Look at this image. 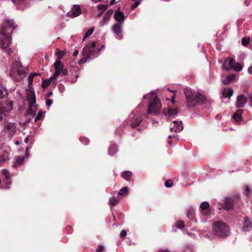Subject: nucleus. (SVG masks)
<instances>
[{
  "label": "nucleus",
  "mask_w": 252,
  "mask_h": 252,
  "mask_svg": "<svg viewBox=\"0 0 252 252\" xmlns=\"http://www.w3.org/2000/svg\"><path fill=\"white\" fill-rule=\"evenodd\" d=\"M232 69L238 71L242 70V67L239 63H235Z\"/></svg>",
  "instance_id": "obj_39"
},
{
  "label": "nucleus",
  "mask_w": 252,
  "mask_h": 252,
  "mask_svg": "<svg viewBox=\"0 0 252 252\" xmlns=\"http://www.w3.org/2000/svg\"><path fill=\"white\" fill-rule=\"evenodd\" d=\"M90 58H88L87 56H84L83 58H82L81 59H80L78 63L79 64H81L82 63H84L87 62V61Z\"/></svg>",
  "instance_id": "obj_48"
},
{
  "label": "nucleus",
  "mask_w": 252,
  "mask_h": 252,
  "mask_svg": "<svg viewBox=\"0 0 252 252\" xmlns=\"http://www.w3.org/2000/svg\"><path fill=\"white\" fill-rule=\"evenodd\" d=\"M164 185L167 188L171 187L173 186V182L172 180H168L165 182Z\"/></svg>",
  "instance_id": "obj_46"
},
{
  "label": "nucleus",
  "mask_w": 252,
  "mask_h": 252,
  "mask_svg": "<svg viewBox=\"0 0 252 252\" xmlns=\"http://www.w3.org/2000/svg\"><path fill=\"white\" fill-rule=\"evenodd\" d=\"M115 0H111L110 2V4L111 5H112L114 4L115 3Z\"/></svg>",
  "instance_id": "obj_64"
},
{
  "label": "nucleus",
  "mask_w": 252,
  "mask_h": 252,
  "mask_svg": "<svg viewBox=\"0 0 252 252\" xmlns=\"http://www.w3.org/2000/svg\"><path fill=\"white\" fill-rule=\"evenodd\" d=\"M54 64L55 69H62L64 66L63 63L60 60H56Z\"/></svg>",
  "instance_id": "obj_31"
},
{
  "label": "nucleus",
  "mask_w": 252,
  "mask_h": 252,
  "mask_svg": "<svg viewBox=\"0 0 252 252\" xmlns=\"http://www.w3.org/2000/svg\"><path fill=\"white\" fill-rule=\"evenodd\" d=\"M27 97L29 101V104H35L36 103L35 94L33 91L28 90L27 92Z\"/></svg>",
  "instance_id": "obj_14"
},
{
  "label": "nucleus",
  "mask_w": 252,
  "mask_h": 252,
  "mask_svg": "<svg viewBox=\"0 0 252 252\" xmlns=\"http://www.w3.org/2000/svg\"><path fill=\"white\" fill-rule=\"evenodd\" d=\"M174 126L173 127H171V130L172 131H174L175 132H179L181 131L183 129V126L182 125V122L181 121L178 122L176 121H173Z\"/></svg>",
  "instance_id": "obj_13"
},
{
  "label": "nucleus",
  "mask_w": 252,
  "mask_h": 252,
  "mask_svg": "<svg viewBox=\"0 0 252 252\" xmlns=\"http://www.w3.org/2000/svg\"><path fill=\"white\" fill-rule=\"evenodd\" d=\"M113 13V11L112 9L108 10L104 14V17L100 22V25L101 26H103L105 24L107 23L108 21L109 20L111 16H112Z\"/></svg>",
  "instance_id": "obj_19"
},
{
  "label": "nucleus",
  "mask_w": 252,
  "mask_h": 252,
  "mask_svg": "<svg viewBox=\"0 0 252 252\" xmlns=\"http://www.w3.org/2000/svg\"><path fill=\"white\" fill-rule=\"evenodd\" d=\"M235 63V60L233 58H230L229 60V63L228 64L229 65V68L230 69H232V67L233 66L234 64Z\"/></svg>",
  "instance_id": "obj_50"
},
{
  "label": "nucleus",
  "mask_w": 252,
  "mask_h": 252,
  "mask_svg": "<svg viewBox=\"0 0 252 252\" xmlns=\"http://www.w3.org/2000/svg\"><path fill=\"white\" fill-rule=\"evenodd\" d=\"M15 28L12 20H6L2 25L0 32V48L5 49L9 46L11 40V33Z\"/></svg>",
  "instance_id": "obj_1"
},
{
  "label": "nucleus",
  "mask_w": 252,
  "mask_h": 252,
  "mask_svg": "<svg viewBox=\"0 0 252 252\" xmlns=\"http://www.w3.org/2000/svg\"><path fill=\"white\" fill-rule=\"evenodd\" d=\"M180 110V108H164L163 110V113L165 115H168L170 117H175L178 114Z\"/></svg>",
  "instance_id": "obj_10"
},
{
  "label": "nucleus",
  "mask_w": 252,
  "mask_h": 252,
  "mask_svg": "<svg viewBox=\"0 0 252 252\" xmlns=\"http://www.w3.org/2000/svg\"><path fill=\"white\" fill-rule=\"evenodd\" d=\"M5 51L6 52V53H7V54L9 56H11V55L12 54V53L13 52L12 50L10 48L5 50Z\"/></svg>",
  "instance_id": "obj_58"
},
{
  "label": "nucleus",
  "mask_w": 252,
  "mask_h": 252,
  "mask_svg": "<svg viewBox=\"0 0 252 252\" xmlns=\"http://www.w3.org/2000/svg\"><path fill=\"white\" fill-rule=\"evenodd\" d=\"M213 234L220 238H225L229 235V227L221 221H216L213 226Z\"/></svg>",
  "instance_id": "obj_2"
},
{
  "label": "nucleus",
  "mask_w": 252,
  "mask_h": 252,
  "mask_svg": "<svg viewBox=\"0 0 252 252\" xmlns=\"http://www.w3.org/2000/svg\"><path fill=\"white\" fill-rule=\"evenodd\" d=\"M97 8L98 10H102V12H104L107 8V4H100L97 6Z\"/></svg>",
  "instance_id": "obj_44"
},
{
  "label": "nucleus",
  "mask_w": 252,
  "mask_h": 252,
  "mask_svg": "<svg viewBox=\"0 0 252 252\" xmlns=\"http://www.w3.org/2000/svg\"><path fill=\"white\" fill-rule=\"evenodd\" d=\"M247 102V98L243 94L239 95L237 98V102L236 107L237 108H242L244 106Z\"/></svg>",
  "instance_id": "obj_9"
},
{
  "label": "nucleus",
  "mask_w": 252,
  "mask_h": 252,
  "mask_svg": "<svg viewBox=\"0 0 252 252\" xmlns=\"http://www.w3.org/2000/svg\"><path fill=\"white\" fill-rule=\"evenodd\" d=\"M114 18L115 19L119 22V23H121V22L123 21L125 19V16L122 11L119 10V9H117L114 14Z\"/></svg>",
  "instance_id": "obj_20"
},
{
  "label": "nucleus",
  "mask_w": 252,
  "mask_h": 252,
  "mask_svg": "<svg viewBox=\"0 0 252 252\" xmlns=\"http://www.w3.org/2000/svg\"><path fill=\"white\" fill-rule=\"evenodd\" d=\"M34 107V104L32 105V104H29V107L28 108V111L30 114L32 115V117H34L35 114V110Z\"/></svg>",
  "instance_id": "obj_33"
},
{
  "label": "nucleus",
  "mask_w": 252,
  "mask_h": 252,
  "mask_svg": "<svg viewBox=\"0 0 252 252\" xmlns=\"http://www.w3.org/2000/svg\"><path fill=\"white\" fill-rule=\"evenodd\" d=\"M175 226L178 228H183L185 227L184 222L182 220H178L176 222Z\"/></svg>",
  "instance_id": "obj_38"
},
{
  "label": "nucleus",
  "mask_w": 252,
  "mask_h": 252,
  "mask_svg": "<svg viewBox=\"0 0 252 252\" xmlns=\"http://www.w3.org/2000/svg\"><path fill=\"white\" fill-rule=\"evenodd\" d=\"M122 26L121 23L115 24L113 26V32L118 35L122 32Z\"/></svg>",
  "instance_id": "obj_21"
},
{
  "label": "nucleus",
  "mask_w": 252,
  "mask_h": 252,
  "mask_svg": "<svg viewBox=\"0 0 252 252\" xmlns=\"http://www.w3.org/2000/svg\"><path fill=\"white\" fill-rule=\"evenodd\" d=\"M140 0L136 1L135 2H134V3H133L131 5V8L132 9H135L136 7H137L138 6V5L140 4Z\"/></svg>",
  "instance_id": "obj_51"
},
{
  "label": "nucleus",
  "mask_w": 252,
  "mask_h": 252,
  "mask_svg": "<svg viewBox=\"0 0 252 252\" xmlns=\"http://www.w3.org/2000/svg\"><path fill=\"white\" fill-rule=\"evenodd\" d=\"M118 151V147L116 144H112L109 148L108 153L111 156L114 155Z\"/></svg>",
  "instance_id": "obj_24"
},
{
  "label": "nucleus",
  "mask_w": 252,
  "mask_h": 252,
  "mask_svg": "<svg viewBox=\"0 0 252 252\" xmlns=\"http://www.w3.org/2000/svg\"><path fill=\"white\" fill-rule=\"evenodd\" d=\"M65 52L61 51L60 49H57L56 51V55L58 57V59L57 60H61L63 57L64 56L65 54Z\"/></svg>",
  "instance_id": "obj_35"
},
{
  "label": "nucleus",
  "mask_w": 252,
  "mask_h": 252,
  "mask_svg": "<svg viewBox=\"0 0 252 252\" xmlns=\"http://www.w3.org/2000/svg\"><path fill=\"white\" fill-rule=\"evenodd\" d=\"M78 51L77 50H75L73 53V56L74 57L77 56L78 54Z\"/></svg>",
  "instance_id": "obj_60"
},
{
  "label": "nucleus",
  "mask_w": 252,
  "mask_h": 252,
  "mask_svg": "<svg viewBox=\"0 0 252 252\" xmlns=\"http://www.w3.org/2000/svg\"><path fill=\"white\" fill-rule=\"evenodd\" d=\"M13 103L12 101L0 103V122L3 120V116L8 115L13 109Z\"/></svg>",
  "instance_id": "obj_5"
},
{
  "label": "nucleus",
  "mask_w": 252,
  "mask_h": 252,
  "mask_svg": "<svg viewBox=\"0 0 252 252\" xmlns=\"http://www.w3.org/2000/svg\"><path fill=\"white\" fill-rule=\"evenodd\" d=\"M242 44L244 46H247L250 42V38L247 37H244L242 39Z\"/></svg>",
  "instance_id": "obj_41"
},
{
  "label": "nucleus",
  "mask_w": 252,
  "mask_h": 252,
  "mask_svg": "<svg viewBox=\"0 0 252 252\" xmlns=\"http://www.w3.org/2000/svg\"><path fill=\"white\" fill-rule=\"evenodd\" d=\"M27 97L29 101V104H35L36 103L35 94L33 91L28 90L27 92Z\"/></svg>",
  "instance_id": "obj_15"
},
{
  "label": "nucleus",
  "mask_w": 252,
  "mask_h": 252,
  "mask_svg": "<svg viewBox=\"0 0 252 252\" xmlns=\"http://www.w3.org/2000/svg\"><path fill=\"white\" fill-rule=\"evenodd\" d=\"M184 92L187 102V106L189 107L195 106L194 99L196 94L195 92L189 89L185 88L184 89Z\"/></svg>",
  "instance_id": "obj_6"
},
{
  "label": "nucleus",
  "mask_w": 252,
  "mask_h": 252,
  "mask_svg": "<svg viewBox=\"0 0 252 252\" xmlns=\"http://www.w3.org/2000/svg\"><path fill=\"white\" fill-rule=\"evenodd\" d=\"M235 78V75L232 74L228 76L226 78L222 81V83L224 85H228L231 83Z\"/></svg>",
  "instance_id": "obj_28"
},
{
  "label": "nucleus",
  "mask_w": 252,
  "mask_h": 252,
  "mask_svg": "<svg viewBox=\"0 0 252 252\" xmlns=\"http://www.w3.org/2000/svg\"><path fill=\"white\" fill-rule=\"evenodd\" d=\"M233 200L231 198H226L222 208L227 211H230L233 209Z\"/></svg>",
  "instance_id": "obj_11"
},
{
  "label": "nucleus",
  "mask_w": 252,
  "mask_h": 252,
  "mask_svg": "<svg viewBox=\"0 0 252 252\" xmlns=\"http://www.w3.org/2000/svg\"><path fill=\"white\" fill-rule=\"evenodd\" d=\"M12 1L17 5H20L23 3H25L27 0H11Z\"/></svg>",
  "instance_id": "obj_45"
},
{
  "label": "nucleus",
  "mask_w": 252,
  "mask_h": 252,
  "mask_svg": "<svg viewBox=\"0 0 252 252\" xmlns=\"http://www.w3.org/2000/svg\"><path fill=\"white\" fill-rule=\"evenodd\" d=\"M7 96V90L2 84H0V99H3Z\"/></svg>",
  "instance_id": "obj_22"
},
{
  "label": "nucleus",
  "mask_w": 252,
  "mask_h": 252,
  "mask_svg": "<svg viewBox=\"0 0 252 252\" xmlns=\"http://www.w3.org/2000/svg\"><path fill=\"white\" fill-rule=\"evenodd\" d=\"M60 72H57L56 71L55 72L53 76L51 77L52 80L56 79L58 76H59L60 75Z\"/></svg>",
  "instance_id": "obj_53"
},
{
  "label": "nucleus",
  "mask_w": 252,
  "mask_h": 252,
  "mask_svg": "<svg viewBox=\"0 0 252 252\" xmlns=\"http://www.w3.org/2000/svg\"><path fill=\"white\" fill-rule=\"evenodd\" d=\"M248 71L250 74H252V66L249 67Z\"/></svg>",
  "instance_id": "obj_62"
},
{
  "label": "nucleus",
  "mask_w": 252,
  "mask_h": 252,
  "mask_svg": "<svg viewBox=\"0 0 252 252\" xmlns=\"http://www.w3.org/2000/svg\"><path fill=\"white\" fill-rule=\"evenodd\" d=\"M233 94V89L229 88L228 89H224L222 93V94L226 97H230Z\"/></svg>",
  "instance_id": "obj_27"
},
{
  "label": "nucleus",
  "mask_w": 252,
  "mask_h": 252,
  "mask_svg": "<svg viewBox=\"0 0 252 252\" xmlns=\"http://www.w3.org/2000/svg\"><path fill=\"white\" fill-rule=\"evenodd\" d=\"M127 235V232L126 230H123L120 233V237L122 239H125Z\"/></svg>",
  "instance_id": "obj_49"
},
{
  "label": "nucleus",
  "mask_w": 252,
  "mask_h": 252,
  "mask_svg": "<svg viewBox=\"0 0 252 252\" xmlns=\"http://www.w3.org/2000/svg\"><path fill=\"white\" fill-rule=\"evenodd\" d=\"M53 94V93L52 92H49V93H48L46 95V96L47 97H50Z\"/></svg>",
  "instance_id": "obj_61"
},
{
  "label": "nucleus",
  "mask_w": 252,
  "mask_h": 252,
  "mask_svg": "<svg viewBox=\"0 0 252 252\" xmlns=\"http://www.w3.org/2000/svg\"><path fill=\"white\" fill-rule=\"evenodd\" d=\"M128 188L127 187L123 188L120 192H118V195H124L127 192Z\"/></svg>",
  "instance_id": "obj_40"
},
{
  "label": "nucleus",
  "mask_w": 252,
  "mask_h": 252,
  "mask_svg": "<svg viewBox=\"0 0 252 252\" xmlns=\"http://www.w3.org/2000/svg\"><path fill=\"white\" fill-rule=\"evenodd\" d=\"M252 229V224L250 220L248 217H245L242 227V230L244 231H249Z\"/></svg>",
  "instance_id": "obj_16"
},
{
  "label": "nucleus",
  "mask_w": 252,
  "mask_h": 252,
  "mask_svg": "<svg viewBox=\"0 0 252 252\" xmlns=\"http://www.w3.org/2000/svg\"><path fill=\"white\" fill-rule=\"evenodd\" d=\"M94 31V28H91L90 29L88 30L86 32V33L85 34V36H84V37L83 38V40L84 41L85 39V38H86L88 36H90L93 33Z\"/></svg>",
  "instance_id": "obj_37"
},
{
  "label": "nucleus",
  "mask_w": 252,
  "mask_h": 252,
  "mask_svg": "<svg viewBox=\"0 0 252 252\" xmlns=\"http://www.w3.org/2000/svg\"><path fill=\"white\" fill-rule=\"evenodd\" d=\"M243 113V110L241 109H238L237 110L236 112L233 114L232 117L233 118L237 121H239L241 120V118L242 117V114Z\"/></svg>",
  "instance_id": "obj_26"
},
{
  "label": "nucleus",
  "mask_w": 252,
  "mask_h": 252,
  "mask_svg": "<svg viewBox=\"0 0 252 252\" xmlns=\"http://www.w3.org/2000/svg\"><path fill=\"white\" fill-rule=\"evenodd\" d=\"M161 103L159 98L156 96L153 101H150L148 109V113L158 114L160 112Z\"/></svg>",
  "instance_id": "obj_4"
},
{
  "label": "nucleus",
  "mask_w": 252,
  "mask_h": 252,
  "mask_svg": "<svg viewBox=\"0 0 252 252\" xmlns=\"http://www.w3.org/2000/svg\"><path fill=\"white\" fill-rule=\"evenodd\" d=\"M9 153L6 150H4L2 152V154L0 155V162H4L9 160Z\"/></svg>",
  "instance_id": "obj_23"
},
{
  "label": "nucleus",
  "mask_w": 252,
  "mask_h": 252,
  "mask_svg": "<svg viewBox=\"0 0 252 252\" xmlns=\"http://www.w3.org/2000/svg\"><path fill=\"white\" fill-rule=\"evenodd\" d=\"M131 176L132 173L129 171H126L122 173L123 178L126 181H130Z\"/></svg>",
  "instance_id": "obj_30"
},
{
  "label": "nucleus",
  "mask_w": 252,
  "mask_h": 252,
  "mask_svg": "<svg viewBox=\"0 0 252 252\" xmlns=\"http://www.w3.org/2000/svg\"><path fill=\"white\" fill-rule=\"evenodd\" d=\"M142 122V119L140 117L135 116L131 120L130 126L132 128H135L139 126Z\"/></svg>",
  "instance_id": "obj_18"
},
{
  "label": "nucleus",
  "mask_w": 252,
  "mask_h": 252,
  "mask_svg": "<svg viewBox=\"0 0 252 252\" xmlns=\"http://www.w3.org/2000/svg\"><path fill=\"white\" fill-rule=\"evenodd\" d=\"M104 250V248L102 245H99L98 248L96 250V252H103Z\"/></svg>",
  "instance_id": "obj_52"
},
{
  "label": "nucleus",
  "mask_w": 252,
  "mask_h": 252,
  "mask_svg": "<svg viewBox=\"0 0 252 252\" xmlns=\"http://www.w3.org/2000/svg\"><path fill=\"white\" fill-rule=\"evenodd\" d=\"M42 116H43L42 112L41 111L39 112L37 114V115L36 116V117H35V118L34 119V122H36L37 121L40 120L42 118Z\"/></svg>",
  "instance_id": "obj_47"
},
{
  "label": "nucleus",
  "mask_w": 252,
  "mask_h": 252,
  "mask_svg": "<svg viewBox=\"0 0 252 252\" xmlns=\"http://www.w3.org/2000/svg\"><path fill=\"white\" fill-rule=\"evenodd\" d=\"M120 202L119 197H112L109 199V204L113 206L116 205Z\"/></svg>",
  "instance_id": "obj_32"
},
{
  "label": "nucleus",
  "mask_w": 252,
  "mask_h": 252,
  "mask_svg": "<svg viewBox=\"0 0 252 252\" xmlns=\"http://www.w3.org/2000/svg\"><path fill=\"white\" fill-rule=\"evenodd\" d=\"M89 46H90L91 47V49H92L93 50V51H95L94 50V48L95 47V42H93V43H92L91 45H89Z\"/></svg>",
  "instance_id": "obj_57"
},
{
  "label": "nucleus",
  "mask_w": 252,
  "mask_h": 252,
  "mask_svg": "<svg viewBox=\"0 0 252 252\" xmlns=\"http://www.w3.org/2000/svg\"><path fill=\"white\" fill-rule=\"evenodd\" d=\"M94 53L95 51H93L89 45L86 46L83 49V55L87 56L88 58H91L92 55H94Z\"/></svg>",
  "instance_id": "obj_17"
},
{
  "label": "nucleus",
  "mask_w": 252,
  "mask_h": 252,
  "mask_svg": "<svg viewBox=\"0 0 252 252\" xmlns=\"http://www.w3.org/2000/svg\"><path fill=\"white\" fill-rule=\"evenodd\" d=\"M37 75H38V74L36 73H32L29 75V76L28 77V81H29V84H31L32 83V82L33 81V79L34 77Z\"/></svg>",
  "instance_id": "obj_42"
},
{
  "label": "nucleus",
  "mask_w": 252,
  "mask_h": 252,
  "mask_svg": "<svg viewBox=\"0 0 252 252\" xmlns=\"http://www.w3.org/2000/svg\"><path fill=\"white\" fill-rule=\"evenodd\" d=\"M246 195L249 196L251 192V189L250 187L248 186H246Z\"/></svg>",
  "instance_id": "obj_54"
},
{
  "label": "nucleus",
  "mask_w": 252,
  "mask_h": 252,
  "mask_svg": "<svg viewBox=\"0 0 252 252\" xmlns=\"http://www.w3.org/2000/svg\"><path fill=\"white\" fill-rule=\"evenodd\" d=\"M62 73L63 75L65 76L68 74V70L67 69H64L63 68L62 69Z\"/></svg>",
  "instance_id": "obj_56"
},
{
  "label": "nucleus",
  "mask_w": 252,
  "mask_h": 252,
  "mask_svg": "<svg viewBox=\"0 0 252 252\" xmlns=\"http://www.w3.org/2000/svg\"><path fill=\"white\" fill-rule=\"evenodd\" d=\"M52 79L51 78H50L49 80H45L43 81L42 83V87L43 89L47 88L51 83V82L52 81Z\"/></svg>",
  "instance_id": "obj_34"
},
{
  "label": "nucleus",
  "mask_w": 252,
  "mask_h": 252,
  "mask_svg": "<svg viewBox=\"0 0 252 252\" xmlns=\"http://www.w3.org/2000/svg\"><path fill=\"white\" fill-rule=\"evenodd\" d=\"M192 215V212L191 211L189 210V211H188V213H187V217L188 218H190V217H191V216Z\"/></svg>",
  "instance_id": "obj_59"
},
{
  "label": "nucleus",
  "mask_w": 252,
  "mask_h": 252,
  "mask_svg": "<svg viewBox=\"0 0 252 252\" xmlns=\"http://www.w3.org/2000/svg\"><path fill=\"white\" fill-rule=\"evenodd\" d=\"M25 159V157H19L17 158L16 161L13 164V166L15 168L19 165H22Z\"/></svg>",
  "instance_id": "obj_29"
},
{
  "label": "nucleus",
  "mask_w": 252,
  "mask_h": 252,
  "mask_svg": "<svg viewBox=\"0 0 252 252\" xmlns=\"http://www.w3.org/2000/svg\"><path fill=\"white\" fill-rule=\"evenodd\" d=\"M82 13L79 5H74L71 10L66 14L67 17L73 18L79 16Z\"/></svg>",
  "instance_id": "obj_8"
},
{
  "label": "nucleus",
  "mask_w": 252,
  "mask_h": 252,
  "mask_svg": "<svg viewBox=\"0 0 252 252\" xmlns=\"http://www.w3.org/2000/svg\"><path fill=\"white\" fill-rule=\"evenodd\" d=\"M209 204L206 201H204V202H202L200 206V208H201V209L202 211L206 210L207 209H208L209 208Z\"/></svg>",
  "instance_id": "obj_36"
},
{
  "label": "nucleus",
  "mask_w": 252,
  "mask_h": 252,
  "mask_svg": "<svg viewBox=\"0 0 252 252\" xmlns=\"http://www.w3.org/2000/svg\"><path fill=\"white\" fill-rule=\"evenodd\" d=\"M27 71V68L23 66L20 62L16 61L12 63L11 71L10 74L11 76H13L17 73L19 77L16 80L20 81L25 76Z\"/></svg>",
  "instance_id": "obj_3"
},
{
  "label": "nucleus",
  "mask_w": 252,
  "mask_h": 252,
  "mask_svg": "<svg viewBox=\"0 0 252 252\" xmlns=\"http://www.w3.org/2000/svg\"><path fill=\"white\" fill-rule=\"evenodd\" d=\"M80 140L82 144L86 145H88L90 142L89 139L87 137H80Z\"/></svg>",
  "instance_id": "obj_43"
},
{
  "label": "nucleus",
  "mask_w": 252,
  "mask_h": 252,
  "mask_svg": "<svg viewBox=\"0 0 252 252\" xmlns=\"http://www.w3.org/2000/svg\"><path fill=\"white\" fill-rule=\"evenodd\" d=\"M17 130V125L14 123H5L3 125V131L8 133L9 135H13Z\"/></svg>",
  "instance_id": "obj_7"
},
{
  "label": "nucleus",
  "mask_w": 252,
  "mask_h": 252,
  "mask_svg": "<svg viewBox=\"0 0 252 252\" xmlns=\"http://www.w3.org/2000/svg\"><path fill=\"white\" fill-rule=\"evenodd\" d=\"M205 101H206V98L205 95L200 93L196 94L194 99L195 106L202 105Z\"/></svg>",
  "instance_id": "obj_12"
},
{
  "label": "nucleus",
  "mask_w": 252,
  "mask_h": 252,
  "mask_svg": "<svg viewBox=\"0 0 252 252\" xmlns=\"http://www.w3.org/2000/svg\"><path fill=\"white\" fill-rule=\"evenodd\" d=\"M1 173L2 175H3L5 177V180L4 181V182L8 185L10 184L11 178L9 176V173L8 170H7L6 169H3L2 170Z\"/></svg>",
  "instance_id": "obj_25"
},
{
  "label": "nucleus",
  "mask_w": 252,
  "mask_h": 252,
  "mask_svg": "<svg viewBox=\"0 0 252 252\" xmlns=\"http://www.w3.org/2000/svg\"><path fill=\"white\" fill-rule=\"evenodd\" d=\"M29 141V137L27 136V137H26V138L24 140V142L26 143H28V142Z\"/></svg>",
  "instance_id": "obj_63"
},
{
  "label": "nucleus",
  "mask_w": 252,
  "mask_h": 252,
  "mask_svg": "<svg viewBox=\"0 0 252 252\" xmlns=\"http://www.w3.org/2000/svg\"><path fill=\"white\" fill-rule=\"evenodd\" d=\"M53 103V100L51 99H47L46 101V104L48 106H50Z\"/></svg>",
  "instance_id": "obj_55"
}]
</instances>
